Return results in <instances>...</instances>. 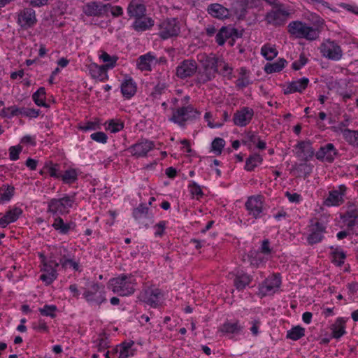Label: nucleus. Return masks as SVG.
Listing matches in <instances>:
<instances>
[{
	"mask_svg": "<svg viewBox=\"0 0 358 358\" xmlns=\"http://www.w3.org/2000/svg\"><path fill=\"white\" fill-rule=\"evenodd\" d=\"M200 115V113L191 105L182 106L173 110V115L169 120L180 126L185 125L188 120L195 119Z\"/></svg>",
	"mask_w": 358,
	"mask_h": 358,
	"instance_id": "nucleus-6",
	"label": "nucleus"
},
{
	"mask_svg": "<svg viewBox=\"0 0 358 358\" xmlns=\"http://www.w3.org/2000/svg\"><path fill=\"white\" fill-rule=\"evenodd\" d=\"M57 310V308L55 305H45L43 307L40 308L38 311L43 316L54 318L56 316Z\"/></svg>",
	"mask_w": 358,
	"mask_h": 358,
	"instance_id": "nucleus-55",
	"label": "nucleus"
},
{
	"mask_svg": "<svg viewBox=\"0 0 358 358\" xmlns=\"http://www.w3.org/2000/svg\"><path fill=\"white\" fill-rule=\"evenodd\" d=\"M187 188L193 199H199L203 195L201 187L194 180L189 181Z\"/></svg>",
	"mask_w": 358,
	"mask_h": 358,
	"instance_id": "nucleus-50",
	"label": "nucleus"
},
{
	"mask_svg": "<svg viewBox=\"0 0 358 358\" xmlns=\"http://www.w3.org/2000/svg\"><path fill=\"white\" fill-rule=\"evenodd\" d=\"M180 31V25L176 18H169L159 24V34L163 39L178 36Z\"/></svg>",
	"mask_w": 358,
	"mask_h": 358,
	"instance_id": "nucleus-11",
	"label": "nucleus"
},
{
	"mask_svg": "<svg viewBox=\"0 0 358 358\" xmlns=\"http://www.w3.org/2000/svg\"><path fill=\"white\" fill-rule=\"evenodd\" d=\"M137 86L131 78H125L121 83V92L126 99L131 98L136 92Z\"/></svg>",
	"mask_w": 358,
	"mask_h": 358,
	"instance_id": "nucleus-34",
	"label": "nucleus"
},
{
	"mask_svg": "<svg viewBox=\"0 0 358 358\" xmlns=\"http://www.w3.org/2000/svg\"><path fill=\"white\" fill-rule=\"evenodd\" d=\"M139 299L151 307L156 308L162 303L163 293L159 288L151 286L141 292Z\"/></svg>",
	"mask_w": 358,
	"mask_h": 358,
	"instance_id": "nucleus-9",
	"label": "nucleus"
},
{
	"mask_svg": "<svg viewBox=\"0 0 358 358\" xmlns=\"http://www.w3.org/2000/svg\"><path fill=\"white\" fill-rule=\"evenodd\" d=\"M105 129L110 133H117L124 128V123L119 119H110L104 123Z\"/></svg>",
	"mask_w": 358,
	"mask_h": 358,
	"instance_id": "nucleus-42",
	"label": "nucleus"
},
{
	"mask_svg": "<svg viewBox=\"0 0 358 358\" xmlns=\"http://www.w3.org/2000/svg\"><path fill=\"white\" fill-rule=\"evenodd\" d=\"M242 326L237 320H227L219 327V331L227 335H236L242 331Z\"/></svg>",
	"mask_w": 358,
	"mask_h": 358,
	"instance_id": "nucleus-29",
	"label": "nucleus"
},
{
	"mask_svg": "<svg viewBox=\"0 0 358 358\" xmlns=\"http://www.w3.org/2000/svg\"><path fill=\"white\" fill-rule=\"evenodd\" d=\"M217 59L214 55H208L206 53H200L197 55V60L205 71V77L201 78L202 81L211 80L217 72Z\"/></svg>",
	"mask_w": 358,
	"mask_h": 358,
	"instance_id": "nucleus-7",
	"label": "nucleus"
},
{
	"mask_svg": "<svg viewBox=\"0 0 358 358\" xmlns=\"http://www.w3.org/2000/svg\"><path fill=\"white\" fill-rule=\"evenodd\" d=\"M281 285L279 275L268 276L259 286V292L262 296H267L275 293Z\"/></svg>",
	"mask_w": 358,
	"mask_h": 358,
	"instance_id": "nucleus-14",
	"label": "nucleus"
},
{
	"mask_svg": "<svg viewBox=\"0 0 358 358\" xmlns=\"http://www.w3.org/2000/svg\"><path fill=\"white\" fill-rule=\"evenodd\" d=\"M287 64V61L284 59H279L273 63H267L264 66V71L267 73H272L282 71Z\"/></svg>",
	"mask_w": 358,
	"mask_h": 358,
	"instance_id": "nucleus-43",
	"label": "nucleus"
},
{
	"mask_svg": "<svg viewBox=\"0 0 358 358\" xmlns=\"http://www.w3.org/2000/svg\"><path fill=\"white\" fill-rule=\"evenodd\" d=\"M238 37V31L231 27H224L216 35V41L220 45H222L226 40L231 37Z\"/></svg>",
	"mask_w": 358,
	"mask_h": 358,
	"instance_id": "nucleus-35",
	"label": "nucleus"
},
{
	"mask_svg": "<svg viewBox=\"0 0 358 358\" xmlns=\"http://www.w3.org/2000/svg\"><path fill=\"white\" fill-rule=\"evenodd\" d=\"M346 322L347 319L340 317L331 324L330 329L334 338L339 339L346 334Z\"/></svg>",
	"mask_w": 358,
	"mask_h": 358,
	"instance_id": "nucleus-30",
	"label": "nucleus"
},
{
	"mask_svg": "<svg viewBox=\"0 0 358 358\" xmlns=\"http://www.w3.org/2000/svg\"><path fill=\"white\" fill-rule=\"evenodd\" d=\"M75 204L73 195L64 194L60 198L51 199L48 202V212L53 215H64L70 212Z\"/></svg>",
	"mask_w": 358,
	"mask_h": 358,
	"instance_id": "nucleus-4",
	"label": "nucleus"
},
{
	"mask_svg": "<svg viewBox=\"0 0 358 358\" xmlns=\"http://www.w3.org/2000/svg\"><path fill=\"white\" fill-rule=\"evenodd\" d=\"M207 11L210 15L219 20L228 18L230 15L229 10L220 3H211L208 6Z\"/></svg>",
	"mask_w": 358,
	"mask_h": 358,
	"instance_id": "nucleus-26",
	"label": "nucleus"
},
{
	"mask_svg": "<svg viewBox=\"0 0 358 358\" xmlns=\"http://www.w3.org/2000/svg\"><path fill=\"white\" fill-rule=\"evenodd\" d=\"M154 147L155 144L152 141L142 140L130 146L128 150L131 155L136 157H142L146 156Z\"/></svg>",
	"mask_w": 358,
	"mask_h": 358,
	"instance_id": "nucleus-16",
	"label": "nucleus"
},
{
	"mask_svg": "<svg viewBox=\"0 0 358 358\" xmlns=\"http://www.w3.org/2000/svg\"><path fill=\"white\" fill-rule=\"evenodd\" d=\"M168 222L165 220H162L157 223L154 226V230H155V237H161L164 235V231L167 227Z\"/></svg>",
	"mask_w": 358,
	"mask_h": 358,
	"instance_id": "nucleus-57",
	"label": "nucleus"
},
{
	"mask_svg": "<svg viewBox=\"0 0 358 358\" xmlns=\"http://www.w3.org/2000/svg\"><path fill=\"white\" fill-rule=\"evenodd\" d=\"M22 151L20 145L11 146L9 148V158L12 161H15L19 159L20 153Z\"/></svg>",
	"mask_w": 358,
	"mask_h": 358,
	"instance_id": "nucleus-62",
	"label": "nucleus"
},
{
	"mask_svg": "<svg viewBox=\"0 0 358 358\" xmlns=\"http://www.w3.org/2000/svg\"><path fill=\"white\" fill-rule=\"evenodd\" d=\"M307 62L308 59L305 57L303 54H301L300 55L299 59L297 61L293 62L292 68L294 70H299L306 64Z\"/></svg>",
	"mask_w": 358,
	"mask_h": 358,
	"instance_id": "nucleus-63",
	"label": "nucleus"
},
{
	"mask_svg": "<svg viewBox=\"0 0 358 358\" xmlns=\"http://www.w3.org/2000/svg\"><path fill=\"white\" fill-rule=\"evenodd\" d=\"M309 83L307 78H301L285 83L282 86V91L285 94H293L295 92H302L306 89Z\"/></svg>",
	"mask_w": 358,
	"mask_h": 358,
	"instance_id": "nucleus-20",
	"label": "nucleus"
},
{
	"mask_svg": "<svg viewBox=\"0 0 358 358\" xmlns=\"http://www.w3.org/2000/svg\"><path fill=\"white\" fill-rule=\"evenodd\" d=\"M90 75L92 78L104 81L108 78L107 68L103 65H98L96 63H91L87 66Z\"/></svg>",
	"mask_w": 358,
	"mask_h": 358,
	"instance_id": "nucleus-28",
	"label": "nucleus"
},
{
	"mask_svg": "<svg viewBox=\"0 0 358 358\" xmlns=\"http://www.w3.org/2000/svg\"><path fill=\"white\" fill-rule=\"evenodd\" d=\"M99 58L104 62V65L107 70L113 69L115 66L117 62V57H111L109 54L106 52H102L99 55Z\"/></svg>",
	"mask_w": 358,
	"mask_h": 358,
	"instance_id": "nucleus-52",
	"label": "nucleus"
},
{
	"mask_svg": "<svg viewBox=\"0 0 358 358\" xmlns=\"http://www.w3.org/2000/svg\"><path fill=\"white\" fill-rule=\"evenodd\" d=\"M253 116L254 110L252 108L243 107L234 114L233 122L238 127H245L251 122Z\"/></svg>",
	"mask_w": 358,
	"mask_h": 358,
	"instance_id": "nucleus-17",
	"label": "nucleus"
},
{
	"mask_svg": "<svg viewBox=\"0 0 358 358\" xmlns=\"http://www.w3.org/2000/svg\"><path fill=\"white\" fill-rule=\"evenodd\" d=\"M42 274L40 276V280L46 285H49L57 278V268L59 267V262L52 259L51 261H42Z\"/></svg>",
	"mask_w": 358,
	"mask_h": 358,
	"instance_id": "nucleus-12",
	"label": "nucleus"
},
{
	"mask_svg": "<svg viewBox=\"0 0 358 358\" xmlns=\"http://www.w3.org/2000/svg\"><path fill=\"white\" fill-rule=\"evenodd\" d=\"M331 262L338 266H341L345 260L346 254L341 248L334 249L331 253Z\"/></svg>",
	"mask_w": 358,
	"mask_h": 358,
	"instance_id": "nucleus-44",
	"label": "nucleus"
},
{
	"mask_svg": "<svg viewBox=\"0 0 358 358\" xmlns=\"http://www.w3.org/2000/svg\"><path fill=\"white\" fill-rule=\"evenodd\" d=\"M156 64V57L150 52L139 57L137 60V68L143 71H151L152 66Z\"/></svg>",
	"mask_w": 358,
	"mask_h": 358,
	"instance_id": "nucleus-33",
	"label": "nucleus"
},
{
	"mask_svg": "<svg viewBox=\"0 0 358 358\" xmlns=\"http://www.w3.org/2000/svg\"><path fill=\"white\" fill-rule=\"evenodd\" d=\"M225 146V141L223 138H215L211 144V150L215 155H220Z\"/></svg>",
	"mask_w": 358,
	"mask_h": 358,
	"instance_id": "nucleus-54",
	"label": "nucleus"
},
{
	"mask_svg": "<svg viewBox=\"0 0 358 358\" xmlns=\"http://www.w3.org/2000/svg\"><path fill=\"white\" fill-rule=\"evenodd\" d=\"M39 173L41 176L48 174L52 178L59 179L61 177L60 165L51 161H47Z\"/></svg>",
	"mask_w": 358,
	"mask_h": 358,
	"instance_id": "nucleus-32",
	"label": "nucleus"
},
{
	"mask_svg": "<svg viewBox=\"0 0 358 358\" xmlns=\"http://www.w3.org/2000/svg\"><path fill=\"white\" fill-rule=\"evenodd\" d=\"M252 278L244 273L237 274L234 280V285L238 289H243L251 282Z\"/></svg>",
	"mask_w": 358,
	"mask_h": 358,
	"instance_id": "nucleus-45",
	"label": "nucleus"
},
{
	"mask_svg": "<svg viewBox=\"0 0 358 358\" xmlns=\"http://www.w3.org/2000/svg\"><path fill=\"white\" fill-rule=\"evenodd\" d=\"M60 265L64 269L71 268L75 271L79 270V263L71 259L68 255L65 258L61 259Z\"/></svg>",
	"mask_w": 358,
	"mask_h": 358,
	"instance_id": "nucleus-51",
	"label": "nucleus"
},
{
	"mask_svg": "<svg viewBox=\"0 0 358 358\" xmlns=\"http://www.w3.org/2000/svg\"><path fill=\"white\" fill-rule=\"evenodd\" d=\"M296 155L304 160H308L314 155V150L310 141H300L295 146Z\"/></svg>",
	"mask_w": 358,
	"mask_h": 358,
	"instance_id": "nucleus-24",
	"label": "nucleus"
},
{
	"mask_svg": "<svg viewBox=\"0 0 358 358\" xmlns=\"http://www.w3.org/2000/svg\"><path fill=\"white\" fill-rule=\"evenodd\" d=\"M336 153L334 145L332 143H328L321 147L316 152L315 156L320 161L331 162L334 161Z\"/></svg>",
	"mask_w": 358,
	"mask_h": 358,
	"instance_id": "nucleus-23",
	"label": "nucleus"
},
{
	"mask_svg": "<svg viewBox=\"0 0 358 358\" xmlns=\"http://www.w3.org/2000/svg\"><path fill=\"white\" fill-rule=\"evenodd\" d=\"M36 22V13L31 8H25L18 14L17 23L24 29L34 27Z\"/></svg>",
	"mask_w": 358,
	"mask_h": 358,
	"instance_id": "nucleus-18",
	"label": "nucleus"
},
{
	"mask_svg": "<svg viewBox=\"0 0 358 358\" xmlns=\"http://www.w3.org/2000/svg\"><path fill=\"white\" fill-rule=\"evenodd\" d=\"M149 208L145 204H140L133 210V217L137 221L150 217Z\"/></svg>",
	"mask_w": 358,
	"mask_h": 358,
	"instance_id": "nucleus-48",
	"label": "nucleus"
},
{
	"mask_svg": "<svg viewBox=\"0 0 358 358\" xmlns=\"http://www.w3.org/2000/svg\"><path fill=\"white\" fill-rule=\"evenodd\" d=\"M90 138L93 141H94L97 143H103V144L106 143L108 141V136L103 131H98V132L93 133L90 135Z\"/></svg>",
	"mask_w": 358,
	"mask_h": 358,
	"instance_id": "nucleus-59",
	"label": "nucleus"
},
{
	"mask_svg": "<svg viewBox=\"0 0 358 358\" xmlns=\"http://www.w3.org/2000/svg\"><path fill=\"white\" fill-rule=\"evenodd\" d=\"M136 280L134 275L121 274L110 279L108 287L113 293L126 296L133 294L136 290Z\"/></svg>",
	"mask_w": 358,
	"mask_h": 358,
	"instance_id": "nucleus-1",
	"label": "nucleus"
},
{
	"mask_svg": "<svg viewBox=\"0 0 358 358\" xmlns=\"http://www.w3.org/2000/svg\"><path fill=\"white\" fill-rule=\"evenodd\" d=\"M263 162V157L258 153L250 155L245 160L244 169L247 171H252L259 166Z\"/></svg>",
	"mask_w": 358,
	"mask_h": 358,
	"instance_id": "nucleus-37",
	"label": "nucleus"
},
{
	"mask_svg": "<svg viewBox=\"0 0 358 358\" xmlns=\"http://www.w3.org/2000/svg\"><path fill=\"white\" fill-rule=\"evenodd\" d=\"M80 171L78 169L69 168L63 173H61V179L66 184H72L75 182Z\"/></svg>",
	"mask_w": 358,
	"mask_h": 358,
	"instance_id": "nucleus-39",
	"label": "nucleus"
},
{
	"mask_svg": "<svg viewBox=\"0 0 358 358\" xmlns=\"http://www.w3.org/2000/svg\"><path fill=\"white\" fill-rule=\"evenodd\" d=\"M84 298L92 304H100L106 300L105 292L103 287L98 284H93L84 292Z\"/></svg>",
	"mask_w": 358,
	"mask_h": 358,
	"instance_id": "nucleus-15",
	"label": "nucleus"
},
{
	"mask_svg": "<svg viewBox=\"0 0 358 358\" xmlns=\"http://www.w3.org/2000/svg\"><path fill=\"white\" fill-rule=\"evenodd\" d=\"M67 255L68 250L65 247L57 245L50 248V255L48 258L42 255L41 257L43 258L42 261H51L52 259L57 261L59 266L61 259L65 258Z\"/></svg>",
	"mask_w": 358,
	"mask_h": 358,
	"instance_id": "nucleus-31",
	"label": "nucleus"
},
{
	"mask_svg": "<svg viewBox=\"0 0 358 358\" xmlns=\"http://www.w3.org/2000/svg\"><path fill=\"white\" fill-rule=\"evenodd\" d=\"M326 227L320 222H315L310 226V234L308 236V241L310 244H315L320 242L325 233Z\"/></svg>",
	"mask_w": 358,
	"mask_h": 358,
	"instance_id": "nucleus-22",
	"label": "nucleus"
},
{
	"mask_svg": "<svg viewBox=\"0 0 358 358\" xmlns=\"http://www.w3.org/2000/svg\"><path fill=\"white\" fill-rule=\"evenodd\" d=\"M22 210L19 207H13L8 210L5 215L0 218V227L5 228L9 224L15 222L22 215Z\"/></svg>",
	"mask_w": 358,
	"mask_h": 358,
	"instance_id": "nucleus-25",
	"label": "nucleus"
},
{
	"mask_svg": "<svg viewBox=\"0 0 358 358\" xmlns=\"http://www.w3.org/2000/svg\"><path fill=\"white\" fill-rule=\"evenodd\" d=\"M145 11L144 5L139 0H132L127 8L129 16L136 18L141 17Z\"/></svg>",
	"mask_w": 358,
	"mask_h": 358,
	"instance_id": "nucleus-36",
	"label": "nucleus"
},
{
	"mask_svg": "<svg viewBox=\"0 0 358 358\" xmlns=\"http://www.w3.org/2000/svg\"><path fill=\"white\" fill-rule=\"evenodd\" d=\"M285 196L291 203H299L302 201V196L298 193H291L289 192H286Z\"/></svg>",
	"mask_w": 358,
	"mask_h": 358,
	"instance_id": "nucleus-64",
	"label": "nucleus"
},
{
	"mask_svg": "<svg viewBox=\"0 0 358 358\" xmlns=\"http://www.w3.org/2000/svg\"><path fill=\"white\" fill-rule=\"evenodd\" d=\"M154 25V21L151 17H138L134 22L133 27L135 30L138 31H145Z\"/></svg>",
	"mask_w": 358,
	"mask_h": 358,
	"instance_id": "nucleus-38",
	"label": "nucleus"
},
{
	"mask_svg": "<svg viewBox=\"0 0 358 358\" xmlns=\"http://www.w3.org/2000/svg\"><path fill=\"white\" fill-rule=\"evenodd\" d=\"M248 217H243L241 222L246 226L252 224L259 219L264 210V199L262 195L249 196L245 203Z\"/></svg>",
	"mask_w": 358,
	"mask_h": 358,
	"instance_id": "nucleus-2",
	"label": "nucleus"
},
{
	"mask_svg": "<svg viewBox=\"0 0 358 358\" xmlns=\"http://www.w3.org/2000/svg\"><path fill=\"white\" fill-rule=\"evenodd\" d=\"M319 49L322 55L330 60L339 61L343 57L341 46L336 41L330 39L324 40Z\"/></svg>",
	"mask_w": 358,
	"mask_h": 358,
	"instance_id": "nucleus-8",
	"label": "nucleus"
},
{
	"mask_svg": "<svg viewBox=\"0 0 358 358\" xmlns=\"http://www.w3.org/2000/svg\"><path fill=\"white\" fill-rule=\"evenodd\" d=\"M270 259V257L257 251L255 256L251 258L250 262L252 265L259 267L263 266Z\"/></svg>",
	"mask_w": 358,
	"mask_h": 358,
	"instance_id": "nucleus-53",
	"label": "nucleus"
},
{
	"mask_svg": "<svg viewBox=\"0 0 358 358\" xmlns=\"http://www.w3.org/2000/svg\"><path fill=\"white\" fill-rule=\"evenodd\" d=\"M76 227L73 221L65 222L63 218L57 215L54 218L52 227L59 234L66 235L73 231Z\"/></svg>",
	"mask_w": 358,
	"mask_h": 358,
	"instance_id": "nucleus-21",
	"label": "nucleus"
},
{
	"mask_svg": "<svg viewBox=\"0 0 358 358\" xmlns=\"http://www.w3.org/2000/svg\"><path fill=\"white\" fill-rule=\"evenodd\" d=\"M197 70L195 61L185 59L180 62L176 68V75L178 78L184 79L193 76Z\"/></svg>",
	"mask_w": 358,
	"mask_h": 358,
	"instance_id": "nucleus-19",
	"label": "nucleus"
},
{
	"mask_svg": "<svg viewBox=\"0 0 358 358\" xmlns=\"http://www.w3.org/2000/svg\"><path fill=\"white\" fill-rule=\"evenodd\" d=\"M258 252L271 258L272 254L273 253V248L271 246V243L268 239L262 241Z\"/></svg>",
	"mask_w": 358,
	"mask_h": 358,
	"instance_id": "nucleus-56",
	"label": "nucleus"
},
{
	"mask_svg": "<svg viewBox=\"0 0 358 358\" xmlns=\"http://www.w3.org/2000/svg\"><path fill=\"white\" fill-rule=\"evenodd\" d=\"M32 99L34 103L38 106H46V93L44 87H41L32 95Z\"/></svg>",
	"mask_w": 358,
	"mask_h": 358,
	"instance_id": "nucleus-49",
	"label": "nucleus"
},
{
	"mask_svg": "<svg viewBox=\"0 0 358 358\" xmlns=\"http://www.w3.org/2000/svg\"><path fill=\"white\" fill-rule=\"evenodd\" d=\"M287 31L291 36L294 38L315 41L320 35L318 29L310 26L307 23L296 20L289 23Z\"/></svg>",
	"mask_w": 358,
	"mask_h": 358,
	"instance_id": "nucleus-3",
	"label": "nucleus"
},
{
	"mask_svg": "<svg viewBox=\"0 0 358 358\" xmlns=\"http://www.w3.org/2000/svg\"><path fill=\"white\" fill-rule=\"evenodd\" d=\"M278 50L275 45L266 43L261 48V55L266 60H272L278 55Z\"/></svg>",
	"mask_w": 358,
	"mask_h": 358,
	"instance_id": "nucleus-41",
	"label": "nucleus"
},
{
	"mask_svg": "<svg viewBox=\"0 0 358 358\" xmlns=\"http://www.w3.org/2000/svg\"><path fill=\"white\" fill-rule=\"evenodd\" d=\"M221 71L223 73L228 75L231 74L232 69L229 65L222 59H217V71Z\"/></svg>",
	"mask_w": 358,
	"mask_h": 358,
	"instance_id": "nucleus-61",
	"label": "nucleus"
},
{
	"mask_svg": "<svg viewBox=\"0 0 358 358\" xmlns=\"http://www.w3.org/2000/svg\"><path fill=\"white\" fill-rule=\"evenodd\" d=\"M15 193L14 187L3 185L0 187V204L9 202Z\"/></svg>",
	"mask_w": 358,
	"mask_h": 358,
	"instance_id": "nucleus-40",
	"label": "nucleus"
},
{
	"mask_svg": "<svg viewBox=\"0 0 358 358\" xmlns=\"http://www.w3.org/2000/svg\"><path fill=\"white\" fill-rule=\"evenodd\" d=\"M289 10L282 4H276V6L268 12L266 15V20L268 23L275 26H280L285 24L288 16Z\"/></svg>",
	"mask_w": 358,
	"mask_h": 358,
	"instance_id": "nucleus-10",
	"label": "nucleus"
},
{
	"mask_svg": "<svg viewBox=\"0 0 358 358\" xmlns=\"http://www.w3.org/2000/svg\"><path fill=\"white\" fill-rule=\"evenodd\" d=\"M341 134L348 143L358 147V131L343 129L341 130Z\"/></svg>",
	"mask_w": 358,
	"mask_h": 358,
	"instance_id": "nucleus-47",
	"label": "nucleus"
},
{
	"mask_svg": "<svg viewBox=\"0 0 358 358\" xmlns=\"http://www.w3.org/2000/svg\"><path fill=\"white\" fill-rule=\"evenodd\" d=\"M305 336V329L301 326H295L287 331V338L297 341Z\"/></svg>",
	"mask_w": 358,
	"mask_h": 358,
	"instance_id": "nucleus-46",
	"label": "nucleus"
},
{
	"mask_svg": "<svg viewBox=\"0 0 358 358\" xmlns=\"http://www.w3.org/2000/svg\"><path fill=\"white\" fill-rule=\"evenodd\" d=\"M241 71L243 76L242 77L237 79L236 85L240 87H244L248 85L251 83V81L249 79V78L246 76L247 71L243 69H241Z\"/></svg>",
	"mask_w": 358,
	"mask_h": 358,
	"instance_id": "nucleus-60",
	"label": "nucleus"
},
{
	"mask_svg": "<svg viewBox=\"0 0 358 358\" xmlns=\"http://www.w3.org/2000/svg\"><path fill=\"white\" fill-rule=\"evenodd\" d=\"M138 351V346L133 341H127L117 345L111 351L105 353L106 358H129Z\"/></svg>",
	"mask_w": 358,
	"mask_h": 358,
	"instance_id": "nucleus-5",
	"label": "nucleus"
},
{
	"mask_svg": "<svg viewBox=\"0 0 358 358\" xmlns=\"http://www.w3.org/2000/svg\"><path fill=\"white\" fill-rule=\"evenodd\" d=\"M108 8V5L95 1L90 2L83 6V12L87 16H100Z\"/></svg>",
	"mask_w": 358,
	"mask_h": 358,
	"instance_id": "nucleus-27",
	"label": "nucleus"
},
{
	"mask_svg": "<svg viewBox=\"0 0 358 358\" xmlns=\"http://www.w3.org/2000/svg\"><path fill=\"white\" fill-rule=\"evenodd\" d=\"M346 187L341 185L330 190L323 203L327 207L339 206L344 203Z\"/></svg>",
	"mask_w": 358,
	"mask_h": 358,
	"instance_id": "nucleus-13",
	"label": "nucleus"
},
{
	"mask_svg": "<svg viewBox=\"0 0 358 358\" xmlns=\"http://www.w3.org/2000/svg\"><path fill=\"white\" fill-rule=\"evenodd\" d=\"M20 109L16 106H10L3 108L1 112V115L4 117L10 118L15 115H19Z\"/></svg>",
	"mask_w": 358,
	"mask_h": 358,
	"instance_id": "nucleus-58",
	"label": "nucleus"
}]
</instances>
